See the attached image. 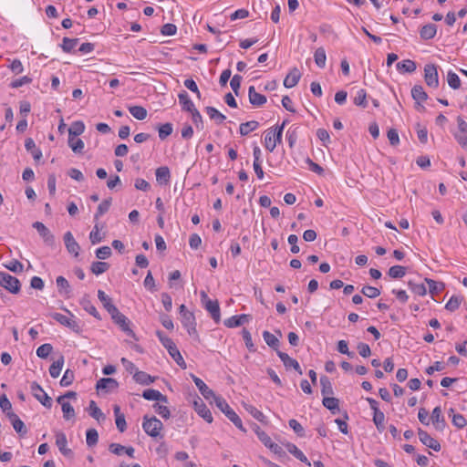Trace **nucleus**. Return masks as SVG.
<instances>
[{"mask_svg": "<svg viewBox=\"0 0 467 467\" xmlns=\"http://www.w3.org/2000/svg\"><path fill=\"white\" fill-rule=\"evenodd\" d=\"M62 412H63V418L66 420H68L75 417V410L71 406L69 402H63L62 403Z\"/></svg>", "mask_w": 467, "mask_h": 467, "instance_id": "obj_61", "label": "nucleus"}, {"mask_svg": "<svg viewBox=\"0 0 467 467\" xmlns=\"http://www.w3.org/2000/svg\"><path fill=\"white\" fill-rule=\"evenodd\" d=\"M214 403L216 407L234 424L236 428L244 432L246 431L240 417L229 406V404L223 397L220 396L219 398H216Z\"/></svg>", "mask_w": 467, "mask_h": 467, "instance_id": "obj_2", "label": "nucleus"}, {"mask_svg": "<svg viewBox=\"0 0 467 467\" xmlns=\"http://www.w3.org/2000/svg\"><path fill=\"white\" fill-rule=\"evenodd\" d=\"M425 282L428 284L429 292L432 295L441 292L444 288L443 283L430 278H425Z\"/></svg>", "mask_w": 467, "mask_h": 467, "instance_id": "obj_54", "label": "nucleus"}, {"mask_svg": "<svg viewBox=\"0 0 467 467\" xmlns=\"http://www.w3.org/2000/svg\"><path fill=\"white\" fill-rule=\"evenodd\" d=\"M0 285L12 294H18L21 289L20 281L16 277L2 271H0Z\"/></svg>", "mask_w": 467, "mask_h": 467, "instance_id": "obj_7", "label": "nucleus"}, {"mask_svg": "<svg viewBox=\"0 0 467 467\" xmlns=\"http://www.w3.org/2000/svg\"><path fill=\"white\" fill-rule=\"evenodd\" d=\"M56 284L59 294L68 296L71 292L70 285L68 281L62 275H59L56 279Z\"/></svg>", "mask_w": 467, "mask_h": 467, "instance_id": "obj_35", "label": "nucleus"}, {"mask_svg": "<svg viewBox=\"0 0 467 467\" xmlns=\"http://www.w3.org/2000/svg\"><path fill=\"white\" fill-rule=\"evenodd\" d=\"M396 68L400 73H413L417 68V65L411 59H404L396 64Z\"/></svg>", "mask_w": 467, "mask_h": 467, "instance_id": "obj_28", "label": "nucleus"}, {"mask_svg": "<svg viewBox=\"0 0 467 467\" xmlns=\"http://www.w3.org/2000/svg\"><path fill=\"white\" fill-rule=\"evenodd\" d=\"M134 380L140 385H150L154 382L155 378L144 371H136L133 375Z\"/></svg>", "mask_w": 467, "mask_h": 467, "instance_id": "obj_34", "label": "nucleus"}, {"mask_svg": "<svg viewBox=\"0 0 467 467\" xmlns=\"http://www.w3.org/2000/svg\"><path fill=\"white\" fill-rule=\"evenodd\" d=\"M298 127L293 125L291 126L286 133H285V139L288 142L289 147L292 149L296 145L298 138V132H297Z\"/></svg>", "mask_w": 467, "mask_h": 467, "instance_id": "obj_41", "label": "nucleus"}, {"mask_svg": "<svg viewBox=\"0 0 467 467\" xmlns=\"http://www.w3.org/2000/svg\"><path fill=\"white\" fill-rule=\"evenodd\" d=\"M388 275L391 278H402L406 275V267L402 265H393L389 269Z\"/></svg>", "mask_w": 467, "mask_h": 467, "instance_id": "obj_50", "label": "nucleus"}, {"mask_svg": "<svg viewBox=\"0 0 467 467\" xmlns=\"http://www.w3.org/2000/svg\"><path fill=\"white\" fill-rule=\"evenodd\" d=\"M248 98L249 102L254 107H261L265 104L267 100L265 95L255 91V88L254 86H250L248 88Z\"/></svg>", "mask_w": 467, "mask_h": 467, "instance_id": "obj_20", "label": "nucleus"}, {"mask_svg": "<svg viewBox=\"0 0 467 467\" xmlns=\"http://www.w3.org/2000/svg\"><path fill=\"white\" fill-rule=\"evenodd\" d=\"M156 181L160 184L167 185L171 180V171L167 166H161L155 171Z\"/></svg>", "mask_w": 467, "mask_h": 467, "instance_id": "obj_26", "label": "nucleus"}, {"mask_svg": "<svg viewBox=\"0 0 467 467\" xmlns=\"http://www.w3.org/2000/svg\"><path fill=\"white\" fill-rule=\"evenodd\" d=\"M33 81V79L28 76H24L19 78L14 79L9 84L10 88H18L24 85L30 84Z\"/></svg>", "mask_w": 467, "mask_h": 467, "instance_id": "obj_63", "label": "nucleus"}, {"mask_svg": "<svg viewBox=\"0 0 467 467\" xmlns=\"http://www.w3.org/2000/svg\"><path fill=\"white\" fill-rule=\"evenodd\" d=\"M283 133L281 129L269 128L265 132V147L272 152L282 142Z\"/></svg>", "mask_w": 467, "mask_h": 467, "instance_id": "obj_5", "label": "nucleus"}, {"mask_svg": "<svg viewBox=\"0 0 467 467\" xmlns=\"http://www.w3.org/2000/svg\"><path fill=\"white\" fill-rule=\"evenodd\" d=\"M431 422L437 431H443L446 426V421L441 407H435L431 415Z\"/></svg>", "mask_w": 467, "mask_h": 467, "instance_id": "obj_17", "label": "nucleus"}, {"mask_svg": "<svg viewBox=\"0 0 467 467\" xmlns=\"http://www.w3.org/2000/svg\"><path fill=\"white\" fill-rule=\"evenodd\" d=\"M159 138L161 140H164L167 137H169L173 130L172 124L170 122H166L164 124H160L157 126Z\"/></svg>", "mask_w": 467, "mask_h": 467, "instance_id": "obj_44", "label": "nucleus"}, {"mask_svg": "<svg viewBox=\"0 0 467 467\" xmlns=\"http://www.w3.org/2000/svg\"><path fill=\"white\" fill-rule=\"evenodd\" d=\"M64 357L60 356L56 361H54L49 367V374L52 378L56 379L60 375L64 365Z\"/></svg>", "mask_w": 467, "mask_h": 467, "instance_id": "obj_36", "label": "nucleus"}, {"mask_svg": "<svg viewBox=\"0 0 467 467\" xmlns=\"http://www.w3.org/2000/svg\"><path fill=\"white\" fill-rule=\"evenodd\" d=\"M5 267L14 273H21L24 270L23 264L16 259H13L9 263L5 264Z\"/></svg>", "mask_w": 467, "mask_h": 467, "instance_id": "obj_64", "label": "nucleus"}, {"mask_svg": "<svg viewBox=\"0 0 467 467\" xmlns=\"http://www.w3.org/2000/svg\"><path fill=\"white\" fill-rule=\"evenodd\" d=\"M314 59L317 66L320 68H324L327 61L326 50L324 47H318L314 53Z\"/></svg>", "mask_w": 467, "mask_h": 467, "instance_id": "obj_38", "label": "nucleus"}, {"mask_svg": "<svg viewBox=\"0 0 467 467\" xmlns=\"http://www.w3.org/2000/svg\"><path fill=\"white\" fill-rule=\"evenodd\" d=\"M75 379V373L73 370L67 368L60 379V386L61 387H68L70 386Z\"/></svg>", "mask_w": 467, "mask_h": 467, "instance_id": "obj_59", "label": "nucleus"}, {"mask_svg": "<svg viewBox=\"0 0 467 467\" xmlns=\"http://www.w3.org/2000/svg\"><path fill=\"white\" fill-rule=\"evenodd\" d=\"M111 205V198H108L103 200L98 206V209L95 213L94 218L98 220L99 217H101L104 213H106Z\"/></svg>", "mask_w": 467, "mask_h": 467, "instance_id": "obj_49", "label": "nucleus"}, {"mask_svg": "<svg viewBox=\"0 0 467 467\" xmlns=\"http://www.w3.org/2000/svg\"><path fill=\"white\" fill-rule=\"evenodd\" d=\"M418 435H419V439L422 442V444H424L425 446H427L430 449H432L435 451H441L440 442L436 439L432 438L426 431L419 429Z\"/></svg>", "mask_w": 467, "mask_h": 467, "instance_id": "obj_14", "label": "nucleus"}, {"mask_svg": "<svg viewBox=\"0 0 467 467\" xmlns=\"http://www.w3.org/2000/svg\"><path fill=\"white\" fill-rule=\"evenodd\" d=\"M142 397L147 400H158L167 403L168 399L165 395L161 394L159 390L153 389H145L142 392Z\"/></svg>", "mask_w": 467, "mask_h": 467, "instance_id": "obj_27", "label": "nucleus"}, {"mask_svg": "<svg viewBox=\"0 0 467 467\" xmlns=\"http://www.w3.org/2000/svg\"><path fill=\"white\" fill-rule=\"evenodd\" d=\"M447 81L448 85L452 89H458L461 87V79L459 76L451 70L448 71L447 73Z\"/></svg>", "mask_w": 467, "mask_h": 467, "instance_id": "obj_51", "label": "nucleus"}, {"mask_svg": "<svg viewBox=\"0 0 467 467\" xmlns=\"http://www.w3.org/2000/svg\"><path fill=\"white\" fill-rule=\"evenodd\" d=\"M285 449L291 453L294 457L299 460L301 462L305 463L307 466H310L311 463L306 458V456L300 451L296 444L287 442L285 444Z\"/></svg>", "mask_w": 467, "mask_h": 467, "instance_id": "obj_24", "label": "nucleus"}, {"mask_svg": "<svg viewBox=\"0 0 467 467\" xmlns=\"http://www.w3.org/2000/svg\"><path fill=\"white\" fill-rule=\"evenodd\" d=\"M384 421L385 415L382 411H376V413H373V422L379 432H382L385 430Z\"/></svg>", "mask_w": 467, "mask_h": 467, "instance_id": "obj_53", "label": "nucleus"}, {"mask_svg": "<svg viewBox=\"0 0 467 467\" xmlns=\"http://www.w3.org/2000/svg\"><path fill=\"white\" fill-rule=\"evenodd\" d=\"M462 301V296H452L445 305V308L449 311H454L459 308Z\"/></svg>", "mask_w": 467, "mask_h": 467, "instance_id": "obj_55", "label": "nucleus"}, {"mask_svg": "<svg viewBox=\"0 0 467 467\" xmlns=\"http://www.w3.org/2000/svg\"><path fill=\"white\" fill-rule=\"evenodd\" d=\"M156 335L162 344V346L167 349L170 356L174 359V361L182 368H186V363L181 355L176 344L173 342L171 338L167 337L164 332L157 330Z\"/></svg>", "mask_w": 467, "mask_h": 467, "instance_id": "obj_1", "label": "nucleus"}, {"mask_svg": "<svg viewBox=\"0 0 467 467\" xmlns=\"http://www.w3.org/2000/svg\"><path fill=\"white\" fill-rule=\"evenodd\" d=\"M277 356L280 358L286 369L294 368L299 375L303 374V371L297 360L292 358L291 357H289L288 354L282 351H277Z\"/></svg>", "mask_w": 467, "mask_h": 467, "instance_id": "obj_16", "label": "nucleus"}, {"mask_svg": "<svg viewBox=\"0 0 467 467\" xmlns=\"http://www.w3.org/2000/svg\"><path fill=\"white\" fill-rule=\"evenodd\" d=\"M109 268V265L106 262H93L90 265V271L96 275H99Z\"/></svg>", "mask_w": 467, "mask_h": 467, "instance_id": "obj_48", "label": "nucleus"}, {"mask_svg": "<svg viewBox=\"0 0 467 467\" xmlns=\"http://www.w3.org/2000/svg\"><path fill=\"white\" fill-rule=\"evenodd\" d=\"M321 393L324 397L333 394V387L330 379L327 376L320 378Z\"/></svg>", "mask_w": 467, "mask_h": 467, "instance_id": "obj_45", "label": "nucleus"}, {"mask_svg": "<svg viewBox=\"0 0 467 467\" xmlns=\"http://www.w3.org/2000/svg\"><path fill=\"white\" fill-rule=\"evenodd\" d=\"M87 445L89 447L95 446L99 441V433L95 429H88L86 433Z\"/></svg>", "mask_w": 467, "mask_h": 467, "instance_id": "obj_56", "label": "nucleus"}, {"mask_svg": "<svg viewBox=\"0 0 467 467\" xmlns=\"http://www.w3.org/2000/svg\"><path fill=\"white\" fill-rule=\"evenodd\" d=\"M424 81L431 88H437L439 87L438 66L432 63L424 66Z\"/></svg>", "mask_w": 467, "mask_h": 467, "instance_id": "obj_8", "label": "nucleus"}, {"mask_svg": "<svg viewBox=\"0 0 467 467\" xmlns=\"http://www.w3.org/2000/svg\"><path fill=\"white\" fill-rule=\"evenodd\" d=\"M142 428L144 431L152 438H161L163 436L161 434V431L163 428L162 422L157 419L155 416L148 417L147 415L143 417Z\"/></svg>", "mask_w": 467, "mask_h": 467, "instance_id": "obj_4", "label": "nucleus"}, {"mask_svg": "<svg viewBox=\"0 0 467 467\" xmlns=\"http://www.w3.org/2000/svg\"><path fill=\"white\" fill-rule=\"evenodd\" d=\"M323 405L333 414L339 410V400L333 397H324Z\"/></svg>", "mask_w": 467, "mask_h": 467, "instance_id": "obj_39", "label": "nucleus"}, {"mask_svg": "<svg viewBox=\"0 0 467 467\" xmlns=\"http://www.w3.org/2000/svg\"><path fill=\"white\" fill-rule=\"evenodd\" d=\"M437 33V26L435 24L424 25L420 30V36L423 40L432 39Z\"/></svg>", "mask_w": 467, "mask_h": 467, "instance_id": "obj_29", "label": "nucleus"}, {"mask_svg": "<svg viewBox=\"0 0 467 467\" xmlns=\"http://www.w3.org/2000/svg\"><path fill=\"white\" fill-rule=\"evenodd\" d=\"M263 337L270 348L275 349L276 352L279 351V339L274 334L270 333L269 331H264Z\"/></svg>", "mask_w": 467, "mask_h": 467, "instance_id": "obj_42", "label": "nucleus"}, {"mask_svg": "<svg viewBox=\"0 0 467 467\" xmlns=\"http://www.w3.org/2000/svg\"><path fill=\"white\" fill-rule=\"evenodd\" d=\"M178 98L182 109L183 111H187L190 113L192 110L196 109L194 103L192 102L189 94L185 90H182L181 93H179Z\"/></svg>", "mask_w": 467, "mask_h": 467, "instance_id": "obj_23", "label": "nucleus"}, {"mask_svg": "<svg viewBox=\"0 0 467 467\" xmlns=\"http://www.w3.org/2000/svg\"><path fill=\"white\" fill-rule=\"evenodd\" d=\"M130 113L138 120H143L147 117V109L142 106H130L128 108Z\"/></svg>", "mask_w": 467, "mask_h": 467, "instance_id": "obj_37", "label": "nucleus"}, {"mask_svg": "<svg viewBox=\"0 0 467 467\" xmlns=\"http://www.w3.org/2000/svg\"><path fill=\"white\" fill-rule=\"evenodd\" d=\"M88 411V414L99 422L104 421L106 420L105 414L101 411L94 400H90Z\"/></svg>", "mask_w": 467, "mask_h": 467, "instance_id": "obj_30", "label": "nucleus"}, {"mask_svg": "<svg viewBox=\"0 0 467 467\" xmlns=\"http://www.w3.org/2000/svg\"><path fill=\"white\" fill-rule=\"evenodd\" d=\"M411 97L415 100V108L418 110H424L425 108L421 103L428 99V94L421 85H415L412 87Z\"/></svg>", "mask_w": 467, "mask_h": 467, "instance_id": "obj_11", "label": "nucleus"}, {"mask_svg": "<svg viewBox=\"0 0 467 467\" xmlns=\"http://www.w3.org/2000/svg\"><path fill=\"white\" fill-rule=\"evenodd\" d=\"M64 243L69 254H73L75 257L79 255L80 246L75 240L71 232L68 231L64 234Z\"/></svg>", "mask_w": 467, "mask_h": 467, "instance_id": "obj_15", "label": "nucleus"}, {"mask_svg": "<svg viewBox=\"0 0 467 467\" xmlns=\"http://www.w3.org/2000/svg\"><path fill=\"white\" fill-rule=\"evenodd\" d=\"M354 104L357 106H360L362 108H367L368 102H367V92L365 89L361 88L358 90L356 96L354 97L353 100Z\"/></svg>", "mask_w": 467, "mask_h": 467, "instance_id": "obj_52", "label": "nucleus"}, {"mask_svg": "<svg viewBox=\"0 0 467 467\" xmlns=\"http://www.w3.org/2000/svg\"><path fill=\"white\" fill-rule=\"evenodd\" d=\"M78 43V38L64 37L60 45L65 53H71Z\"/></svg>", "mask_w": 467, "mask_h": 467, "instance_id": "obj_46", "label": "nucleus"}, {"mask_svg": "<svg viewBox=\"0 0 467 467\" xmlns=\"http://www.w3.org/2000/svg\"><path fill=\"white\" fill-rule=\"evenodd\" d=\"M89 240L92 244L100 243L103 240V236L99 232V224H95L92 231L89 234Z\"/></svg>", "mask_w": 467, "mask_h": 467, "instance_id": "obj_62", "label": "nucleus"}, {"mask_svg": "<svg viewBox=\"0 0 467 467\" xmlns=\"http://www.w3.org/2000/svg\"><path fill=\"white\" fill-rule=\"evenodd\" d=\"M450 417H451L452 424L458 429H463L467 425V420L462 414L455 413L454 409L451 408L448 411Z\"/></svg>", "mask_w": 467, "mask_h": 467, "instance_id": "obj_31", "label": "nucleus"}, {"mask_svg": "<svg viewBox=\"0 0 467 467\" xmlns=\"http://www.w3.org/2000/svg\"><path fill=\"white\" fill-rule=\"evenodd\" d=\"M361 293L368 298H376L380 295L379 288L370 285L363 286Z\"/></svg>", "mask_w": 467, "mask_h": 467, "instance_id": "obj_60", "label": "nucleus"}, {"mask_svg": "<svg viewBox=\"0 0 467 467\" xmlns=\"http://www.w3.org/2000/svg\"><path fill=\"white\" fill-rule=\"evenodd\" d=\"M119 387V383L115 379L112 378H102L97 381L96 389L98 390H105L109 392Z\"/></svg>", "mask_w": 467, "mask_h": 467, "instance_id": "obj_22", "label": "nucleus"}, {"mask_svg": "<svg viewBox=\"0 0 467 467\" xmlns=\"http://www.w3.org/2000/svg\"><path fill=\"white\" fill-rule=\"evenodd\" d=\"M85 130V124L81 120L74 121L68 129V137H77L81 135Z\"/></svg>", "mask_w": 467, "mask_h": 467, "instance_id": "obj_40", "label": "nucleus"}, {"mask_svg": "<svg viewBox=\"0 0 467 467\" xmlns=\"http://www.w3.org/2000/svg\"><path fill=\"white\" fill-rule=\"evenodd\" d=\"M68 146L75 153H82L85 144L81 139H75V137H68Z\"/></svg>", "mask_w": 467, "mask_h": 467, "instance_id": "obj_47", "label": "nucleus"}, {"mask_svg": "<svg viewBox=\"0 0 467 467\" xmlns=\"http://www.w3.org/2000/svg\"><path fill=\"white\" fill-rule=\"evenodd\" d=\"M258 127L259 123L255 120L246 121L240 125L239 131L242 136H246L251 131L255 130Z\"/></svg>", "mask_w": 467, "mask_h": 467, "instance_id": "obj_43", "label": "nucleus"}, {"mask_svg": "<svg viewBox=\"0 0 467 467\" xmlns=\"http://www.w3.org/2000/svg\"><path fill=\"white\" fill-rule=\"evenodd\" d=\"M30 390L36 400H37L44 407L50 409L52 407V399L47 394L43 388L36 381L30 385Z\"/></svg>", "mask_w": 467, "mask_h": 467, "instance_id": "obj_9", "label": "nucleus"}, {"mask_svg": "<svg viewBox=\"0 0 467 467\" xmlns=\"http://www.w3.org/2000/svg\"><path fill=\"white\" fill-rule=\"evenodd\" d=\"M301 78V72L297 67H293L284 79V86L286 88H294Z\"/></svg>", "mask_w": 467, "mask_h": 467, "instance_id": "obj_21", "label": "nucleus"}, {"mask_svg": "<svg viewBox=\"0 0 467 467\" xmlns=\"http://www.w3.org/2000/svg\"><path fill=\"white\" fill-rule=\"evenodd\" d=\"M113 411L116 417V426L120 432H124L127 429V423L125 420V416L120 412V408L119 405H114Z\"/></svg>", "mask_w": 467, "mask_h": 467, "instance_id": "obj_32", "label": "nucleus"}, {"mask_svg": "<svg viewBox=\"0 0 467 467\" xmlns=\"http://www.w3.org/2000/svg\"><path fill=\"white\" fill-rule=\"evenodd\" d=\"M201 301L202 306L209 312L213 321H220L221 312L218 301L211 299L204 291L201 292Z\"/></svg>", "mask_w": 467, "mask_h": 467, "instance_id": "obj_6", "label": "nucleus"}, {"mask_svg": "<svg viewBox=\"0 0 467 467\" xmlns=\"http://www.w3.org/2000/svg\"><path fill=\"white\" fill-rule=\"evenodd\" d=\"M242 337L244 341L245 347L248 348V350L250 352H255L256 348L253 343L251 333L246 328H243Z\"/></svg>", "mask_w": 467, "mask_h": 467, "instance_id": "obj_57", "label": "nucleus"}, {"mask_svg": "<svg viewBox=\"0 0 467 467\" xmlns=\"http://www.w3.org/2000/svg\"><path fill=\"white\" fill-rule=\"evenodd\" d=\"M52 345L46 343L37 348L36 356L40 358H47L52 353Z\"/></svg>", "mask_w": 467, "mask_h": 467, "instance_id": "obj_58", "label": "nucleus"}, {"mask_svg": "<svg viewBox=\"0 0 467 467\" xmlns=\"http://www.w3.org/2000/svg\"><path fill=\"white\" fill-rule=\"evenodd\" d=\"M13 428L20 435L25 436L27 433V429L25 423L19 419V417L14 412L6 413Z\"/></svg>", "mask_w": 467, "mask_h": 467, "instance_id": "obj_19", "label": "nucleus"}, {"mask_svg": "<svg viewBox=\"0 0 467 467\" xmlns=\"http://www.w3.org/2000/svg\"><path fill=\"white\" fill-rule=\"evenodd\" d=\"M25 148L29 151L36 161H39L42 159V150L36 146V143L32 138H27L25 140Z\"/></svg>", "mask_w": 467, "mask_h": 467, "instance_id": "obj_25", "label": "nucleus"}, {"mask_svg": "<svg viewBox=\"0 0 467 467\" xmlns=\"http://www.w3.org/2000/svg\"><path fill=\"white\" fill-rule=\"evenodd\" d=\"M193 407L194 410L200 417H202L208 423L213 422L212 412L201 398L197 397L193 402Z\"/></svg>", "mask_w": 467, "mask_h": 467, "instance_id": "obj_12", "label": "nucleus"}, {"mask_svg": "<svg viewBox=\"0 0 467 467\" xmlns=\"http://www.w3.org/2000/svg\"><path fill=\"white\" fill-rule=\"evenodd\" d=\"M98 298L114 321H127L126 317L119 311L112 303L111 297H109L104 291L100 289L98 291Z\"/></svg>", "mask_w": 467, "mask_h": 467, "instance_id": "obj_3", "label": "nucleus"}, {"mask_svg": "<svg viewBox=\"0 0 467 467\" xmlns=\"http://www.w3.org/2000/svg\"><path fill=\"white\" fill-rule=\"evenodd\" d=\"M205 112L209 116V118L216 122V124H222L226 117L221 113L217 109L212 106H208L205 108Z\"/></svg>", "mask_w": 467, "mask_h": 467, "instance_id": "obj_33", "label": "nucleus"}, {"mask_svg": "<svg viewBox=\"0 0 467 467\" xmlns=\"http://www.w3.org/2000/svg\"><path fill=\"white\" fill-rule=\"evenodd\" d=\"M56 445L64 456L72 457L73 451L71 449L67 448V440L65 433L57 432L56 434Z\"/></svg>", "mask_w": 467, "mask_h": 467, "instance_id": "obj_18", "label": "nucleus"}, {"mask_svg": "<svg viewBox=\"0 0 467 467\" xmlns=\"http://www.w3.org/2000/svg\"><path fill=\"white\" fill-rule=\"evenodd\" d=\"M192 380L195 383L196 387L198 388L201 394L203 396V398L207 400H210V402H214L216 398H219L220 396H217L213 389H211L205 382L201 379L200 378L192 375Z\"/></svg>", "mask_w": 467, "mask_h": 467, "instance_id": "obj_10", "label": "nucleus"}, {"mask_svg": "<svg viewBox=\"0 0 467 467\" xmlns=\"http://www.w3.org/2000/svg\"><path fill=\"white\" fill-rule=\"evenodd\" d=\"M33 227L38 232L47 245L53 246L55 244V236L43 223L36 222L33 223Z\"/></svg>", "mask_w": 467, "mask_h": 467, "instance_id": "obj_13", "label": "nucleus"}]
</instances>
